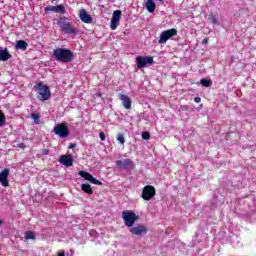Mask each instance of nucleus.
<instances>
[{
    "instance_id": "24",
    "label": "nucleus",
    "mask_w": 256,
    "mask_h": 256,
    "mask_svg": "<svg viewBox=\"0 0 256 256\" xmlns=\"http://www.w3.org/2000/svg\"><path fill=\"white\" fill-rule=\"evenodd\" d=\"M119 20H113L111 19V24H110V28L112 29V31H115L117 29V27H119Z\"/></svg>"
},
{
    "instance_id": "10",
    "label": "nucleus",
    "mask_w": 256,
    "mask_h": 256,
    "mask_svg": "<svg viewBox=\"0 0 256 256\" xmlns=\"http://www.w3.org/2000/svg\"><path fill=\"white\" fill-rule=\"evenodd\" d=\"M115 163L118 169H124L125 171H131L135 167V163L131 159L117 160Z\"/></svg>"
},
{
    "instance_id": "16",
    "label": "nucleus",
    "mask_w": 256,
    "mask_h": 256,
    "mask_svg": "<svg viewBox=\"0 0 256 256\" xmlns=\"http://www.w3.org/2000/svg\"><path fill=\"white\" fill-rule=\"evenodd\" d=\"M119 99L122 100L124 109H131L132 101L129 96L125 94H119Z\"/></svg>"
},
{
    "instance_id": "19",
    "label": "nucleus",
    "mask_w": 256,
    "mask_h": 256,
    "mask_svg": "<svg viewBox=\"0 0 256 256\" xmlns=\"http://www.w3.org/2000/svg\"><path fill=\"white\" fill-rule=\"evenodd\" d=\"M27 47H29V44L25 40H18L16 43V49L27 51Z\"/></svg>"
},
{
    "instance_id": "1",
    "label": "nucleus",
    "mask_w": 256,
    "mask_h": 256,
    "mask_svg": "<svg viewBox=\"0 0 256 256\" xmlns=\"http://www.w3.org/2000/svg\"><path fill=\"white\" fill-rule=\"evenodd\" d=\"M53 58L59 63H71L73 61V51L67 48H56L53 50Z\"/></svg>"
},
{
    "instance_id": "36",
    "label": "nucleus",
    "mask_w": 256,
    "mask_h": 256,
    "mask_svg": "<svg viewBox=\"0 0 256 256\" xmlns=\"http://www.w3.org/2000/svg\"><path fill=\"white\" fill-rule=\"evenodd\" d=\"M58 256H65V252H59Z\"/></svg>"
},
{
    "instance_id": "17",
    "label": "nucleus",
    "mask_w": 256,
    "mask_h": 256,
    "mask_svg": "<svg viewBox=\"0 0 256 256\" xmlns=\"http://www.w3.org/2000/svg\"><path fill=\"white\" fill-rule=\"evenodd\" d=\"M11 54L7 48L0 50V61H9L11 59Z\"/></svg>"
},
{
    "instance_id": "37",
    "label": "nucleus",
    "mask_w": 256,
    "mask_h": 256,
    "mask_svg": "<svg viewBox=\"0 0 256 256\" xmlns=\"http://www.w3.org/2000/svg\"><path fill=\"white\" fill-rule=\"evenodd\" d=\"M97 97H103L102 93H97Z\"/></svg>"
},
{
    "instance_id": "38",
    "label": "nucleus",
    "mask_w": 256,
    "mask_h": 256,
    "mask_svg": "<svg viewBox=\"0 0 256 256\" xmlns=\"http://www.w3.org/2000/svg\"><path fill=\"white\" fill-rule=\"evenodd\" d=\"M0 225H3V221L2 220H0Z\"/></svg>"
},
{
    "instance_id": "31",
    "label": "nucleus",
    "mask_w": 256,
    "mask_h": 256,
    "mask_svg": "<svg viewBox=\"0 0 256 256\" xmlns=\"http://www.w3.org/2000/svg\"><path fill=\"white\" fill-rule=\"evenodd\" d=\"M99 137H100L101 141H105V133L104 132H100Z\"/></svg>"
},
{
    "instance_id": "40",
    "label": "nucleus",
    "mask_w": 256,
    "mask_h": 256,
    "mask_svg": "<svg viewBox=\"0 0 256 256\" xmlns=\"http://www.w3.org/2000/svg\"><path fill=\"white\" fill-rule=\"evenodd\" d=\"M159 1H163V0H159Z\"/></svg>"
},
{
    "instance_id": "5",
    "label": "nucleus",
    "mask_w": 256,
    "mask_h": 256,
    "mask_svg": "<svg viewBox=\"0 0 256 256\" xmlns=\"http://www.w3.org/2000/svg\"><path fill=\"white\" fill-rule=\"evenodd\" d=\"M54 133L61 139H67L69 137V127L66 123H60L54 127Z\"/></svg>"
},
{
    "instance_id": "6",
    "label": "nucleus",
    "mask_w": 256,
    "mask_h": 256,
    "mask_svg": "<svg viewBox=\"0 0 256 256\" xmlns=\"http://www.w3.org/2000/svg\"><path fill=\"white\" fill-rule=\"evenodd\" d=\"M176 35H177V29L175 28L165 30L160 34V39L158 40V43L160 45H164L165 43H167L168 39H171L172 37H176Z\"/></svg>"
},
{
    "instance_id": "2",
    "label": "nucleus",
    "mask_w": 256,
    "mask_h": 256,
    "mask_svg": "<svg viewBox=\"0 0 256 256\" xmlns=\"http://www.w3.org/2000/svg\"><path fill=\"white\" fill-rule=\"evenodd\" d=\"M34 89L38 91V99H40V101H48V99H51V90L46 84L40 82L34 86Z\"/></svg>"
},
{
    "instance_id": "29",
    "label": "nucleus",
    "mask_w": 256,
    "mask_h": 256,
    "mask_svg": "<svg viewBox=\"0 0 256 256\" xmlns=\"http://www.w3.org/2000/svg\"><path fill=\"white\" fill-rule=\"evenodd\" d=\"M142 139H144V141H149V139H151V134L147 131L142 132Z\"/></svg>"
},
{
    "instance_id": "28",
    "label": "nucleus",
    "mask_w": 256,
    "mask_h": 256,
    "mask_svg": "<svg viewBox=\"0 0 256 256\" xmlns=\"http://www.w3.org/2000/svg\"><path fill=\"white\" fill-rule=\"evenodd\" d=\"M208 20L210 21V23H213L214 25H217V23H218L217 17H215V15H213V14L209 15Z\"/></svg>"
},
{
    "instance_id": "18",
    "label": "nucleus",
    "mask_w": 256,
    "mask_h": 256,
    "mask_svg": "<svg viewBox=\"0 0 256 256\" xmlns=\"http://www.w3.org/2000/svg\"><path fill=\"white\" fill-rule=\"evenodd\" d=\"M146 9L148 13H155V9H157V5L153 0H148L146 2Z\"/></svg>"
},
{
    "instance_id": "26",
    "label": "nucleus",
    "mask_w": 256,
    "mask_h": 256,
    "mask_svg": "<svg viewBox=\"0 0 256 256\" xmlns=\"http://www.w3.org/2000/svg\"><path fill=\"white\" fill-rule=\"evenodd\" d=\"M117 141L120 143V145H124L125 144V136L122 133H119L117 135Z\"/></svg>"
},
{
    "instance_id": "35",
    "label": "nucleus",
    "mask_w": 256,
    "mask_h": 256,
    "mask_svg": "<svg viewBox=\"0 0 256 256\" xmlns=\"http://www.w3.org/2000/svg\"><path fill=\"white\" fill-rule=\"evenodd\" d=\"M75 147H77V144H70L68 146V149H75Z\"/></svg>"
},
{
    "instance_id": "25",
    "label": "nucleus",
    "mask_w": 256,
    "mask_h": 256,
    "mask_svg": "<svg viewBox=\"0 0 256 256\" xmlns=\"http://www.w3.org/2000/svg\"><path fill=\"white\" fill-rule=\"evenodd\" d=\"M25 239L29 241V239L35 240V232L33 231H27L25 233Z\"/></svg>"
},
{
    "instance_id": "14",
    "label": "nucleus",
    "mask_w": 256,
    "mask_h": 256,
    "mask_svg": "<svg viewBox=\"0 0 256 256\" xmlns=\"http://www.w3.org/2000/svg\"><path fill=\"white\" fill-rule=\"evenodd\" d=\"M79 18L83 23H93V17L87 13V10L82 9L79 11Z\"/></svg>"
},
{
    "instance_id": "30",
    "label": "nucleus",
    "mask_w": 256,
    "mask_h": 256,
    "mask_svg": "<svg viewBox=\"0 0 256 256\" xmlns=\"http://www.w3.org/2000/svg\"><path fill=\"white\" fill-rule=\"evenodd\" d=\"M49 153H51V150H49V149H42L41 150L42 155H49Z\"/></svg>"
},
{
    "instance_id": "27",
    "label": "nucleus",
    "mask_w": 256,
    "mask_h": 256,
    "mask_svg": "<svg viewBox=\"0 0 256 256\" xmlns=\"http://www.w3.org/2000/svg\"><path fill=\"white\" fill-rule=\"evenodd\" d=\"M5 114L3 113V111L0 110V127H3V125H5Z\"/></svg>"
},
{
    "instance_id": "34",
    "label": "nucleus",
    "mask_w": 256,
    "mask_h": 256,
    "mask_svg": "<svg viewBox=\"0 0 256 256\" xmlns=\"http://www.w3.org/2000/svg\"><path fill=\"white\" fill-rule=\"evenodd\" d=\"M18 147H19V149H25V148H26V146H25V144H24V143H20V144H18Z\"/></svg>"
},
{
    "instance_id": "13",
    "label": "nucleus",
    "mask_w": 256,
    "mask_h": 256,
    "mask_svg": "<svg viewBox=\"0 0 256 256\" xmlns=\"http://www.w3.org/2000/svg\"><path fill=\"white\" fill-rule=\"evenodd\" d=\"M75 160H73V156H71V154H68V155H61L60 156V159H59V162L62 164V165H65V167H73V162Z\"/></svg>"
},
{
    "instance_id": "33",
    "label": "nucleus",
    "mask_w": 256,
    "mask_h": 256,
    "mask_svg": "<svg viewBox=\"0 0 256 256\" xmlns=\"http://www.w3.org/2000/svg\"><path fill=\"white\" fill-rule=\"evenodd\" d=\"M194 101L195 103H201V97H195Z\"/></svg>"
},
{
    "instance_id": "39",
    "label": "nucleus",
    "mask_w": 256,
    "mask_h": 256,
    "mask_svg": "<svg viewBox=\"0 0 256 256\" xmlns=\"http://www.w3.org/2000/svg\"><path fill=\"white\" fill-rule=\"evenodd\" d=\"M56 0H51L52 3H55Z\"/></svg>"
},
{
    "instance_id": "11",
    "label": "nucleus",
    "mask_w": 256,
    "mask_h": 256,
    "mask_svg": "<svg viewBox=\"0 0 256 256\" xmlns=\"http://www.w3.org/2000/svg\"><path fill=\"white\" fill-rule=\"evenodd\" d=\"M78 175H80V177H83V179H85L86 181H89V183H92L93 185H103V182L97 180L89 172L81 170L78 172Z\"/></svg>"
},
{
    "instance_id": "22",
    "label": "nucleus",
    "mask_w": 256,
    "mask_h": 256,
    "mask_svg": "<svg viewBox=\"0 0 256 256\" xmlns=\"http://www.w3.org/2000/svg\"><path fill=\"white\" fill-rule=\"evenodd\" d=\"M200 83H201L202 87H211L213 85V81L207 80L205 78H202L200 80Z\"/></svg>"
},
{
    "instance_id": "23",
    "label": "nucleus",
    "mask_w": 256,
    "mask_h": 256,
    "mask_svg": "<svg viewBox=\"0 0 256 256\" xmlns=\"http://www.w3.org/2000/svg\"><path fill=\"white\" fill-rule=\"evenodd\" d=\"M31 119H33L35 125H39V123H41V116L37 113H32L31 114Z\"/></svg>"
},
{
    "instance_id": "32",
    "label": "nucleus",
    "mask_w": 256,
    "mask_h": 256,
    "mask_svg": "<svg viewBox=\"0 0 256 256\" xmlns=\"http://www.w3.org/2000/svg\"><path fill=\"white\" fill-rule=\"evenodd\" d=\"M202 43H203V45H207V43H209V38H204L202 40Z\"/></svg>"
},
{
    "instance_id": "8",
    "label": "nucleus",
    "mask_w": 256,
    "mask_h": 256,
    "mask_svg": "<svg viewBox=\"0 0 256 256\" xmlns=\"http://www.w3.org/2000/svg\"><path fill=\"white\" fill-rule=\"evenodd\" d=\"M129 232L132 235H136L137 237H143L144 235H147L149 232V228L145 226L144 224H137L136 226H132L129 230Z\"/></svg>"
},
{
    "instance_id": "3",
    "label": "nucleus",
    "mask_w": 256,
    "mask_h": 256,
    "mask_svg": "<svg viewBox=\"0 0 256 256\" xmlns=\"http://www.w3.org/2000/svg\"><path fill=\"white\" fill-rule=\"evenodd\" d=\"M122 219L126 227H133L137 221H139V216L131 210H124L122 212Z\"/></svg>"
},
{
    "instance_id": "12",
    "label": "nucleus",
    "mask_w": 256,
    "mask_h": 256,
    "mask_svg": "<svg viewBox=\"0 0 256 256\" xmlns=\"http://www.w3.org/2000/svg\"><path fill=\"white\" fill-rule=\"evenodd\" d=\"M9 173H10L9 168H5L0 172V183L2 187H9V180H8Z\"/></svg>"
},
{
    "instance_id": "4",
    "label": "nucleus",
    "mask_w": 256,
    "mask_h": 256,
    "mask_svg": "<svg viewBox=\"0 0 256 256\" xmlns=\"http://www.w3.org/2000/svg\"><path fill=\"white\" fill-rule=\"evenodd\" d=\"M57 24L61 26L63 33L66 35H77V30L67 22V17L63 16L57 19Z\"/></svg>"
},
{
    "instance_id": "21",
    "label": "nucleus",
    "mask_w": 256,
    "mask_h": 256,
    "mask_svg": "<svg viewBox=\"0 0 256 256\" xmlns=\"http://www.w3.org/2000/svg\"><path fill=\"white\" fill-rule=\"evenodd\" d=\"M122 15H123V12L121 10H116V11L113 12L112 20L121 21Z\"/></svg>"
},
{
    "instance_id": "7",
    "label": "nucleus",
    "mask_w": 256,
    "mask_h": 256,
    "mask_svg": "<svg viewBox=\"0 0 256 256\" xmlns=\"http://www.w3.org/2000/svg\"><path fill=\"white\" fill-rule=\"evenodd\" d=\"M156 190H155V186L153 185H146L144 186L143 190H142V199L144 201H151V199H153V197H155L156 195Z\"/></svg>"
},
{
    "instance_id": "9",
    "label": "nucleus",
    "mask_w": 256,
    "mask_h": 256,
    "mask_svg": "<svg viewBox=\"0 0 256 256\" xmlns=\"http://www.w3.org/2000/svg\"><path fill=\"white\" fill-rule=\"evenodd\" d=\"M153 63V56H137L136 57V65L138 69H143L147 67V65H151Z\"/></svg>"
},
{
    "instance_id": "20",
    "label": "nucleus",
    "mask_w": 256,
    "mask_h": 256,
    "mask_svg": "<svg viewBox=\"0 0 256 256\" xmlns=\"http://www.w3.org/2000/svg\"><path fill=\"white\" fill-rule=\"evenodd\" d=\"M81 189L84 193H87V195H93V188H91L90 184L88 183L82 184Z\"/></svg>"
},
{
    "instance_id": "15",
    "label": "nucleus",
    "mask_w": 256,
    "mask_h": 256,
    "mask_svg": "<svg viewBox=\"0 0 256 256\" xmlns=\"http://www.w3.org/2000/svg\"><path fill=\"white\" fill-rule=\"evenodd\" d=\"M45 11H54V13H60L61 15H65V6L63 4L57 6H47L45 7Z\"/></svg>"
}]
</instances>
